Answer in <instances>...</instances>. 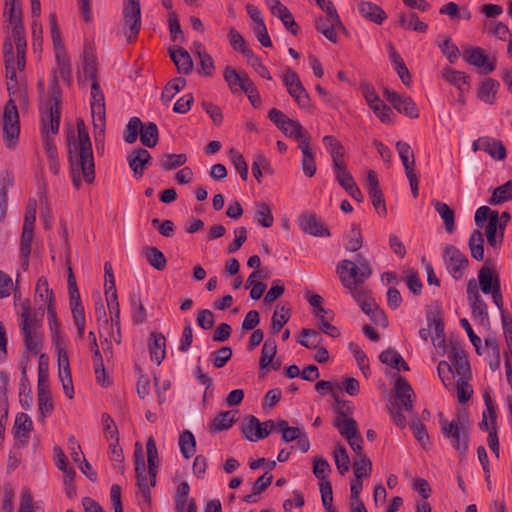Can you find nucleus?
<instances>
[{
    "label": "nucleus",
    "mask_w": 512,
    "mask_h": 512,
    "mask_svg": "<svg viewBox=\"0 0 512 512\" xmlns=\"http://www.w3.org/2000/svg\"><path fill=\"white\" fill-rule=\"evenodd\" d=\"M333 456L339 473L341 475L347 473L350 468V459L345 446L338 443L333 452Z\"/></svg>",
    "instance_id": "52"
},
{
    "label": "nucleus",
    "mask_w": 512,
    "mask_h": 512,
    "mask_svg": "<svg viewBox=\"0 0 512 512\" xmlns=\"http://www.w3.org/2000/svg\"><path fill=\"white\" fill-rule=\"evenodd\" d=\"M180 451L185 459L191 458L196 452V439L190 430H184L179 437Z\"/></svg>",
    "instance_id": "46"
},
{
    "label": "nucleus",
    "mask_w": 512,
    "mask_h": 512,
    "mask_svg": "<svg viewBox=\"0 0 512 512\" xmlns=\"http://www.w3.org/2000/svg\"><path fill=\"white\" fill-rule=\"evenodd\" d=\"M68 292L70 297V308L73 320L85 318L84 307L81 302L80 293L72 268L68 267Z\"/></svg>",
    "instance_id": "14"
},
{
    "label": "nucleus",
    "mask_w": 512,
    "mask_h": 512,
    "mask_svg": "<svg viewBox=\"0 0 512 512\" xmlns=\"http://www.w3.org/2000/svg\"><path fill=\"white\" fill-rule=\"evenodd\" d=\"M301 230L315 237H329L330 231L315 213H304L299 218Z\"/></svg>",
    "instance_id": "13"
},
{
    "label": "nucleus",
    "mask_w": 512,
    "mask_h": 512,
    "mask_svg": "<svg viewBox=\"0 0 512 512\" xmlns=\"http://www.w3.org/2000/svg\"><path fill=\"white\" fill-rule=\"evenodd\" d=\"M148 348L151 361L160 365L166 355V338L162 333L151 332L149 336Z\"/></svg>",
    "instance_id": "19"
},
{
    "label": "nucleus",
    "mask_w": 512,
    "mask_h": 512,
    "mask_svg": "<svg viewBox=\"0 0 512 512\" xmlns=\"http://www.w3.org/2000/svg\"><path fill=\"white\" fill-rule=\"evenodd\" d=\"M35 297L43 301L38 308L32 309L29 299L21 303V312L19 313V327L23 336L25 349L33 355L39 354L43 347L42 324L45 312V306L55 304L53 290L49 288L48 280L45 276L39 277L35 288Z\"/></svg>",
    "instance_id": "1"
},
{
    "label": "nucleus",
    "mask_w": 512,
    "mask_h": 512,
    "mask_svg": "<svg viewBox=\"0 0 512 512\" xmlns=\"http://www.w3.org/2000/svg\"><path fill=\"white\" fill-rule=\"evenodd\" d=\"M186 85V79L182 77H176L170 80L162 90L161 100L164 103H168L177 92L183 89Z\"/></svg>",
    "instance_id": "54"
},
{
    "label": "nucleus",
    "mask_w": 512,
    "mask_h": 512,
    "mask_svg": "<svg viewBox=\"0 0 512 512\" xmlns=\"http://www.w3.org/2000/svg\"><path fill=\"white\" fill-rule=\"evenodd\" d=\"M334 173L337 182L344 190H347L349 187L356 184L351 173L347 171L346 162L339 166H334Z\"/></svg>",
    "instance_id": "61"
},
{
    "label": "nucleus",
    "mask_w": 512,
    "mask_h": 512,
    "mask_svg": "<svg viewBox=\"0 0 512 512\" xmlns=\"http://www.w3.org/2000/svg\"><path fill=\"white\" fill-rule=\"evenodd\" d=\"M91 110L93 116H97L99 122L105 124V96L99 82L91 83Z\"/></svg>",
    "instance_id": "20"
},
{
    "label": "nucleus",
    "mask_w": 512,
    "mask_h": 512,
    "mask_svg": "<svg viewBox=\"0 0 512 512\" xmlns=\"http://www.w3.org/2000/svg\"><path fill=\"white\" fill-rule=\"evenodd\" d=\"M236 411H222L209 423L210 432H221L229 429L235 422Z\"/></svg>",
    "instance_id": "36"
},
{
    "label": "nucleus",
    "mask_w": 512,
    "mask_h": 512,
    "mask_svg": "<svg viewBox=\"0 0 512 512\" xmlns=\"http://www.w3.org/2000/svg\"><path fill=\"white\" fill-rule=\"evenodd\" d=\"M146 450H147L149 481H150V485L152 487H154L156 485L159 457H158L156 441L154 440V438L152 436L149 437L147 440Z\"/></svg>",
    "instance_id": "27"
},
{
    "label": "nucleus",
    "mask_w": 512,
    "mask_h": 512,
    "mask_svg": "<svg viewBox=\"0 0 512 512\" xmlns=\"http://www.w3.org/2000/svg\"><path fill=\"white\" fill-rule=\"evenodd\" d=\"M311 137H306L299 143L302 152L301 168L307 177H313L316 173L315 155L311 148Z\"/></svg>",
    "instance_id": "23"
},
{
    "label": "nucleus",
    "mask_w": 512,
    "mask_h": 512,
    "mask_svg": "<svg viewBox=\"0 0 512 512\" xmlns=\"http://www.w3.org/2000/svg\"><path fill=\"white\" fill-rule=\"evenodd\" d=\"M300 334L303 338L297 339V342L308 349L318 348L323 340L320 333L314 329L303 328Z\"/></svg>",
    "instance_id": "51"
},
{
    "label": "nucleus",
    "mask_w": 512,
    "mask_h": 512,
    "mask_svg": "<svg viewBox=\"0 0 512 512\" xmlns=\"http://www.w3.org/2000/svg\"><path fill=\"white\" fill-rule=\"evenodd\" d=\"M148 263L156 270L162 271L166 268L167 260L162 251L157 247L148 246L143 249Z\"/></svg>",
    "instance_id": "43"
},
{
    "label": "nucleus",
    "mask_w": 512,
    "mask_h": 512,
    "mask_svg": "<svg viewBox=\"0 0 512 512\" xmlns=\"http://www.w3.org/2000/svg\"><path fill=\"white\" fill-rule=\"evenodd\" d=\"M510 200H512V179L496 187L488 203L490 205H499Z\"/></svg>",
    "instance_id": "45"
},
{
    "label": "nucleus",
    "mask_w": 512,
    "mask_h": 512,
    "mask_svg": "<svg viewBox=\"0 0 512 512\" xmlns=\"http://www.w3.org/2000/svg\"><path fill=\"white\" fill-rule=\"evenodd\" d=\"M255 219L259 225L265 228L271 227L274 223V217L271 209L264 202L256 204Z\"/></svg>",
    "instance_id": "57"
},
{
    "label": "nucleus",
    "mask_w": 512,
    "mask_h": 512,
    "mask_svg": "<svg viewBox=\"0 0 512 512\" xmlns=\"http://www.w3.org/2000/svg\"><path fill=\"white\" fill-rule=\"evenodd\" d=\"M439 423L443 436L451 441V445L459 453V460L463 461L469 450L470 431L469 420L466 415H457L456 419L448 422L443 413H438Z\"/></svg>",
    "instance_id": "3"
},
{
    "label": "nucleus",
    "mask_w": 512,
    "mask_h": 512,
    "mask_svg": "<svg viewBox=\"0 0 512 512\" xmlns=\"http://www.w3.org/2000/svg\"><path fill=\"white\" fill-rule=\"evenodd\" d=\"M500 87V84L497 80L493 78H485L479 87L477 96L478 98L487 103V104H494L495 102V96Z\"/></svg>",
    "instance_id": "35"
},
{
    "label": "nucleus",
    "mask_w": 512,
    "mask_h": 512,
    "mask_svg": "<svg viewBox=\"0 0 512 512\" xmlns=\"http://www.w3.org/2000/svg\"><path fill=\"white\" fill-rule=\"evenodd\" d=\"M435 210L443 219L445 224V229L448 233H452L455 230V212L454 210L446 203L434 200L432 202Z\"/></svg>",
    "instance_id": "39"
},
{
    "label": "nucleus",
    "mask_w": 512,
    "mask_h": 512,
    "mask_svg": "<svg viewBox=\"0 0 512 512\" xmlns=\"http://www.w3.org/2000/svg\"><path fill=\"white\" fill-rule=\"evenodd\" d=\"M426 319L429 328L433 327L435 330L434 339L445 338L443 311L438 301H435L428 307Z\"/></svg>",
    "instance_id": "17"
},
{
    "label": "nucleus",
    "mask_w": 512,
    "mask_h": 512,
    "mask_svg": "<svg viewBox=\"0 0 512 512\" xmlns=\"http://www.w3.org/2000/svg\"><path fill=\"white\" fill-rule=\"evenodd\" d=\"M383 364H387L393 369L408 371L409 366L402 356L395 350L389 348L381 352L379 356Z\"/></svg>",
    "instance_id": "41"
},
{
    "label": "nucleus",
    "mask_w": 512,
    "mask_h": 512,
    "mask_svg": "<svg viewBox=\"0 0 512 512\" xmlns=\"http://www.w3.org/2000/svg\"><path fill=\"white\" fill-rule=\"evenodd\" d=\"M398 24L405 29L419 33H425L428 30V25L421 21L415 12L399 14Z\"/></svg>",
    "instance_id": "37"
},
{
    "label": "nucleus",
    "mask_w": 512,
    "mask_h": 512,
    "mask_svg": "<svg viewBox=\"0 0 512 512\" xmlns=\"http://www.w3.org/2000/svg\"><path fill=\"white\" fill-rule=\"evenodd\" d=\"M169 54L179 73L185 75L191 73L193 70V61L184 48H169Z\"/></svg>",
    "instance_id": "25"
},
{
    "label": "nucleus",
    "mask_w": 512,
    "mask_h": 512,
    "mask_svg": "<svg viewBox=\"0 0 512 512\" xmlns=\"http://www.w3.org/2000/svg\"><path fill=\"white\" fill-rule=\"evenodd\" d=\"M442 77L451 85L456 86L461 92L468 91L469 89L470 76L465 72L445 67L442 69Z\"/></svg>",
    "instance_id": "29"
},
{
    "label": "nucleus",
    "mask_w": 512,
    "mask_h": 512,
    "mask_svg": "<svg viewBox=\"0 0 512 512\" xmlns=\"http://www.w3.org/2000/svg\"><path fill=\"white\" fill-rule=\"evenodd\" d=\"M334 426L347 440L356 438L358 441L363 442V438L357 428V422L353 418H345L341 420L337 417L334 421Z\"/></svg>",
    "instance_id": "32"
},
{
    "label": "nucleus",
    "mask_w": 512,
    "mask_h": 512,
    "mask_svg": "<svg viewBox=\"0 0 512 512\" xmlns=\"http://www.w3.org/2000/svg\"><path fill=\"white\" fill-rule=\"evenodd\" d=\"M384 96L399 113L411 119H417L419 117L417 105L410 96L401 95L388 88L384 90Z\"/></svg>",
    "instance_id": "7"
},
{
    "label": "nucleus",
    "mask_w": 512,
    "mask_h": 512,
    "mask_svg": "<svg viewBox=\"0 0 512 512\" xmlns=\"http://www.w3.org/2000/svg\"><path fill=\"white\" fill-rule=\"evenodd\" d=\"M14 184V174L10 170L0 171V222L7 213L8 189Z\"/></svg>",
    "instance_id": "24"
},
{
    "label": "nucleus",
    "mask_w": 512,
    "mask_h": 512,
    "mask_svg": "<svg viewBox=\"0 0 512 512\" xmlns=\"http://www.w3.org/2000/svg\"><path fill=\"white\" fill-rule=\"evenodd\" d=\"M367 182V192L371 198L372 205L380 216L387 215V208L384 199V195L382 190L380 189V184L378 180V176L375 171L370 170L367 174L366 178Z\"/></svg>",
    "instance_id": "10"
},
{
    "label": "nucleus",
    "mask_w": 512,
    "mask_h": 512,
    "mask_svg": "<svg viewBox=\"0 0 512 512\" xmlns=\"http://www.w3.org/2000/svg\"><path fill=\"white\" fill-rule=\"evenodd\" d=\"M59 74L63 81L66 82L67 85H71L72 83V71L70 60L66 54V52H59L55 56Z\"/></svg>",
    "instance_id": "56"
},
{
    "label": "nucleus",
    "mask_w": 512,
    "mask_h": 512,
    "mask_svg": "<svg viewBox=\"0 0 512 512\" xmlns=\"http://www.w3.org/2000/svg\"><path fill=\"white\" fill-rule=\"evenodd\" d=\"M268 118L271 122H273L276 127L280 130L284 128L285 125L295 126L300 131L301 124L299 121L289 118L284 112L277 108H272L268 112Z\"/></svg>",
    "instance_id": "47"
},
{
    "label": "nucleus",
    "mask_w": 512,
    "mask_h": 512,
    "mask_svg": "<svg viewBox=\"0 0 512 512\" xmlns=\"http://www.w3.org/2000/svg\"><path fill=\"white\" fill-rule=\"evenodd\" d=\"M187 162V155L184 153L180 154H163L158 160V164L161 170L170 171L178 167L183 166Z\"/></svg>",
    "instance_id": "42"
},
{
    "label": "nucleus",
    "mask_w": 512,
    "mask_h": 512,
    "mask_svg": "<svg viewBox=\"0 0 512 512\" xmlns=\"http://www.w3.org/2000/svg\"><path fill=\"white\" fill-rule=\"evenodd\" d=\"M292 308L289 303L283 305H277L276 310L274 311L271 318L270 330L273 335L279 333L283 326L290 320L291 318Z\"/></svg>",
    "instance_id": "30"
},
{
    "label": "nucleus",
    "mask_w": 512,
    "mask_h": 512,
    "mask_svg": "<svg viewBox=\"0 0 512 512\" xmlns=\"http://www.w3.org/2000/svg\"><path fill=\"white\" fill-rule=\"evenodd\" d=\"M140 141L143 146L153 148L159 141V130L154 122L142 123L140 130Z\"/></svg>",
    "instance_id": "40"
},
{
    "label": "nucleus",
    "mask_w": 512,
    "mask_h": 512,
    "mask_svg": "<svg viewBox=\"0 0 512 512\" xmlns=\"http://www.w3.org/2000/svg\"><path fill=\"white\" fill-rule=\"evenodd\" d=\"M472 150L488 153L494 160L501 161L507 156V150L502 141L492 137H480L472 143Z\"/></svg>",
    "instance_id": "9"
},
{
    "label": "nucleus",
    "mask_w": 512,
    "mask_h": 512,
    "mask_svg": "<svg viewBox=\"0 0 512 512\" xmlns=\"http://www.w3.org/2000/svg\"><path fill=\"white\" fill-rule=\"evenodd\" d=\"M463 58L468 64L481 68L483 74H489L496 68V59L490 60L485 54V50L480 47L467 49Z\"/></svg>",
    "instance_id": "11"
},
{
    "label": "nucleus",
    "mask_w": 512,
    "mask_h": 512,
    "mask_svg": "<svg viewBox=\"0 0 512 512\" xmlns=\"http://www.w3.org/2000/svg\"><path fill=\"white\" fill-rule=\"evenodd\" d=\"M6 7L8 8L9 22L12 27V38L25 36V28L22 20L21 4L17 0H6Z\"/></svg>",
    "instance_id": "18"
},
{
    "label": "nucleus",
    "mask_w": 512,
    "mask_h": 512,
    "mask_svg": "<svg viewBox=\"0 0 512 512\" xmlns=\"http://www.w3.org/2000/svg\"><path fill=\"white\" fill-rule=\"evenodd\" d=\"M468 246L472 258L476 261H482L484 259V237L479 230H474L471 233Z\"/></svg>",
    "instance_id": "44"
},
{
    "label": "nucleus",
    "mask_w": 512,
    "mask_h": 512,
    "mask_svg": "<svg viewBox=\"0 0 512 512\" xmlns=\"http://www.w3.org/2000/svg\"><path fill=\"white\" fill-rule=\"evenodd\" d=\"M357 266L351 260H342L337 265V273L339 274L340 281L345 288L355 289L357 284L363 283L372 274V269L368 260L362 255H356Z\"/></svg>",
    "instance_id": "4"
},
{
    "label": "nucleus",
    "mask_w": 512,
    "mask_h": 512,
    "mask_svg": "<svg viewBox=\"0 0 512 512\" xmlns=\"http://www.w3.org/2000/svg\"><path fill=\"white\" fill-rule=\"evenodd\" d=\"M223 77L232 93L242 92L246 87V81L249 83L252 82L246 72L239 73L229 65L225 67Z\"/></svg>",
    "instance_id": "22"
},
{
    "label": "nucleus",
    "mask_w": 512,
    "mask_h": 512,
    "mask_svg": "<svg viewBox=\"0 0 512 512\" xmlns=\"http://www.w3.org/2000/svg\"><path fill=\"white\" fill-rule=\"evenodd\" d=\"M19 398V402L24 409L28 410L31 408L33 403V396L30 381L27 377V372L25 371H23V377L20 378Z\"/></svg>",
    "instance_id": "49"
},
{
    "label": "nucleus",
    "mask_w": 512,
    "mask_h": 512,
    "mask_svg": "<svg viewBox=\"0 0 512 512\" xmlns=\"http://www.w3.org/2000/svg\"><path fill=\"white\" fill-rule=\"evenodd\" d=\"M360 14L371 22L382 24L386 18V12L377 4L370 1H362L359 4Z\"/></svg>",
    "instance_id": "28"
},
{
    "label": "nucleus",
    "mask_w": 512,
    "mask_h": 512,
    "mask_svg": "<svg viewBox=\"0 0 512 512\" xmlns=\"http://www.w3.org/2000/svg\"><path fill=\"white\" fill-rule=\"evenodd\" d=\"M316 30L325 36L327 40L332 43L338 42L337 32L340 31L338 25H334V22L329 17L319 16L315 19Z\"/></svg>",
    "instance_id": "33"
},
{
    "label": "nucleus",
    "mask_w": 512,
    "mask_h": 512,
    "mask_svg": "<svg viewBox=\"0 0 512 512\" xmlns=\"http://www.w3.org/2000/svg\"><path fill=\"white\" fill-rule=\"evenodd\" d=\"M410 428L421 446L427 449L431 443L426 426L418 418H415L411 421Z\"/></svg>",
    "instance_id": "58"
},
{
    "label": "nucleus",
    "mask_w": 512,
    "mask_h": 512,
    "mask_svg": "<svg viewBox=\"0 0 512 512\" xmlns=\"http://www.w3.org/2000/svg\"><path fill=\"white\" fill-rule=\"evenodd\" d=\"M233 351L229 346H223L216 351L210 353V359L215 368L224 367L232 358Z\"/></svg>",
    "instance_id": "63"
},
{
    "label": "nucleus",
    "mask_w": 512,
    "mask_h": 512,
    "mask_svg": "<svg viewBox=\"0 0 512 512\" xmlns=\"http://www.w3.org/2000/svg\"><path fill=\"white\" fill-rule=\"evenodd\" d=\"M288 94L294 99L299 108L310 110L312 107L311 98L301 80L293 87L287 90Z\"/></svg>",
    "instance_id": "38"
},
{
    "label": "nucleus",
    "mask_w": 512,
    "mask_h": 512,
    "mask_svg": "<svg viewBox=\"0 0 512 512\" xmlns=\"http://www.w3.org/2000/svg\"><path fill=\"white\" fill-rule=\"evenodd\" d=\"M3 134L6 146L9 149H14L19 139L20 122L14 121L13 123H3Z\"/></svg>",
    "instance_id": "53"
},
{
    "label": "nucleus",
    "mask_w": 512,
    "mask_h": 512,
    "mask_svg": "<svg viewBox=\"0 0 512 512\" xmlns=\"http://www.w3.org/2000/svg\"><path fill=\"white\" fill-rule=\"evenodd\" d=\"M82 66L86 78L90 79L92 83L99 82L97 61L90 46L84 48Z\"/></svg>",
    "instance_id": "34"
},
{
    "label": "nucleus",
    "mask_w": 512,
    "mask_h": 512,
    "mask_svg": "<svg viewBox=\"0 0 512 512\" xmlns=\"http://www.w3.org/2000/svg\"><path fill=\"white\" fill-rule=\"evenodd\" d=\"M489 264L490 261L487 260L485 265H483L478 272L479 286L484 294L493 292L496 283L501 286L498 273L493 271Z\"/></svg>",
    "instance_id": "21"
},
{
    "label": "nucleus",
    "mask_w": 512,
    "mask_h": 512,
    "mask_svg": "<svg viewBox=\"0 0 512 512\" xmlns=\"http://www.w3.org/2000/svg\"><path fill=\"white\" fill-rule=\"evenodd\" d=\"M76 125L77 140L74 139V131L72 129L67 133L68 157H70V151H74L73 155L75 154L76 159L80 160L85 182L93 183L95 180V163L90 136L82 118L77 119Z\"/></svg>",
    "instance_id": "2"
},
{
    "label": "nucleus",
    "mask_w": 512,
    "mask_h": 512,
    "mask_svg": "<svg viewBox=\"0 0 512 512\" xmlns=\"http://www.w3.org/2000/svg\"><path fill=\"white\" fill-rule=\"evenodd\" d=\"M142 128V121L139 117H132L126 125L123 138L126 143L133 144L136 142L138 135L140 136V130Z\"/></svg>",
    "instance_id": "59"
},
{
    "label": "nucleus",
    "mask_w": 512,
    "mask_h": 512,
    "mask_svg": "<svg viewBox=\"0 0 512 512\" xmlns=\"http://www.w3.org/2000/svg\"><path fill=\"white\" fill-rule=\"evenodd\" d=\"M323 144L325 148L328 150L332 160L333 167L339 166L344 161L345 149L342 143L332 135H326L323 137Z\"/></svg>",
    "instance_id": "31"
},
{
    "label": "nucleus",
    "mask_w": 512,
    "mask_h": 512,
    "mask_svg": "<svg viewBox=\"0 0 512 512\" xmlns=\"http://www.w3.org/2000/svg\"><path fill=\"white\" fill-rule=\"evenodd\" d=\"M229 158L243 181L248 179V165L243 155L235 148L229 150Z\"/></svg>",
    "instance_id": "62"
},
{
    "label": "nucleus",
    "mask_w": 512,
    "mask_h": 512,
    "mask_svg": "<svg viewBox=\"0 0 512 512\" xmlns=\"http://www.w3.org/2000/svg\"><path fill=\"white\" fill-rule=\"evenodd\" d=\"M363 245V237L360 225L353 223L349 232V239L345 245L346 250L356 252L361 249Z\"/></svg>",
    "instance_id": "60"
},
{
    "label": "nucleus",
    "mask_w": 512,
    "mask_h": 512,
    "mask_svg": "<svg viewBox=\"0 0 512 512\" xmlns=\"http://www.w3.org/2000/svg\"><path fill=\"white\" fill-rule=\"evenodd\" d=\"M33 428V423L28 414L20 412L16 415L13 434L15 438H19L23 445L29 441V433Z\"/></svg>",
    "instance_id": "26"
},
{
    "label": "nucleus",
    "mask_w": 512,
    "mask_h": 512,
    "mask_svg": "<svg viewBox=\"0 0 512 512\" xmlns=\"http://www.w3.org/2000/svg\"><path fill=\"white\" fill-rule=\"evenodd\" d=\"M228 38L233 49L243 54L245 57L252 52V50L247 47L245 39L235 28L229 30Z\"/></svg>",
    "instance_id": "64"
},
{
    "label": "nucleus",
    "mask_w": 512,
    "mask_h": 512,
    "mask_svg": "<svg viewBox=\"0 0 512 512\" xmlns=\"http://www.w3.org/2000/svg\"><path fill=\"white\" fill-rule=\"evenodd\" d=\"M449 346V359L453 363L452 368L454 367L456 373L460 375L461 378H470V364L467 359L466 353L462 347V344L457 340H450Z\"/></svg>",
    "instance_id": "8"
},
{
    "label": "nucleus",
    "mask_w": 512,
    "mask_h": 512,
    "mask_svg": "<svg viewBox=\"0 0 512 512\" xmlns=\"http://www.w3.org/2000/svg\"><path fill=\"white\" fill-rule=\"evenodd\" d=\"M277 353V344L274 338H267L262 346L259 360L260 370L266 369Z\"/></svg>",
    "instance_id": "48"
},
{
    "label": "nucleus",
    "mask_w": 512,
    "mask_h": 512,
    "mask_svg": "<svg viewBox=\"0 0 512 512\" xmlns=\"http://www.w3.org/2000/svg\"><path fill=\"white\" fill-rule=\"evenodd\" d=\"M129 167L134 173L136 178H141L144 175L146 166L152 160L151 154L145 148L134 149L127 157Z\"/></svg>",
    "instance_id": "16"
},
{
    "label": "nucleus",
    "mask_w": 512,
    "mask_h": 512,
    "mask_svg": "<svg viewBox=\"0 0 512 512\" xmlns=\"http://www.w3.org/2000/svg\"><path fill=\"white\" fill-rule=\"evenodd\" d=\"M444 258L447 269L456 280L460 279L464 270L468 267L469 260L457 247L447 245L444 249Z\"/></svg>",
    "instance_id": "6"
},
{
    "label": "nucleus",
    "mask_w": 512,
    "mask_h": 512,
    "mask_svg": "<svg viewBox=\"0 0 512 512\" xmlns=\"http://www.w3.org/2000/svg\"><path fill=\"white\" fill-rule=\"evenodd\" d=\"M124 32L128 42L136 40L141 29V7L139 0H127L123 8Z\"/></svg>",
    "instance_id": "5"
},
{
    "label": "nucleus",
    "mask_w": 512,
    "mask_h": 512,
    "mask_svg": "<svg viewBox=\"0 0 512 512\" xmlns=\"http://www.w3.org/2000/svg\"><path fill=\"white\" fill-rule=\"evenodd\" d=\"M262 426V422L256 416L249 415L241 424V432L247 440L255 442L269 436V431Z\"/></svg>",
    "instance_id": "15"
},
{
    "label": "nucleus",
    "mask_w": 512,
    "mask_h": 512,
    "mask_svg": "<svg viewBox=\"0 0 512 512\" xmlns=\"http://www.w3.org/2000/svg\"><path fill=\"white\" fill-rule=\"evenodd\" d=\"M352 297L356 301V303L360 306L361 310L366 314L369 313L370 309L374 307L377 303L374 298L371 296L369 292L363 289H351Z\"/></svg>",
    "instance_id": "55"
},
{
    "label": "nucleus",
    "mask_w": 512,
    "mask_h": 512,
    "mask_svg": "<svg viewBox=\"0 0 512 512\" xmlns=\"http://www.w3.org/2000/svg\"><path fill=\"white\" fill-rule=\"evenodd\" d=\"M395 398L389 400L388 403H397L403 405L407 412L413 411V398L415 397L414 391L409 382L402 376H398L395 381Z\"/></svg>",
    "instance_id": "12"
},
{
    "label": "nucleus",
    "mask_w": 512,
    "mask_h": 512,
    "mask_svg": "<svg viewBox=\"0 0 512 512\" xmlns=\"http://www.w3.org/2000/svg\"><path fill=\"white\" fill-rule=\"evenodd\" d=\"M37 402L39 409V421L44 422L45 418L52 414L54 410V404L52 401L51 391L50 392H37Z\"/></svg>",
    "instance_id": "50"
}]
</instances>
